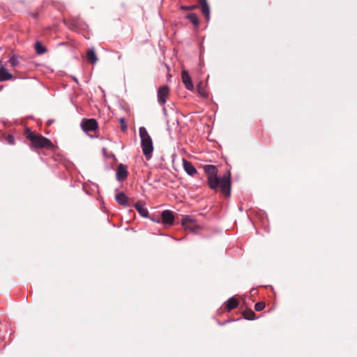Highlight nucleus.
<instances>
[{
	"label": "nucleus",
	"mask_w": 357,
	"mask_h": 357,
	"mask_svg": "<svg viewBox=\"0 0 357 357\" xmlns=\"http://www.w3.org/2000/svg\"><path fill=\"white\" fill-rule=\"evenodd\" d=\"M119 59H121V55L119 56Z\"/></svg>",
	"instance_id": "obj_27"
},
{
	"label": "nucleus",
	"mask_w": 357,
	"mask_h": 357,
	"mask_svg": "<svg viewBox=\"0 0 357 357\" xmlns=\"http://www.w3.org/2000/svg\"><path fill=\"white\" fill-rule=\"evenodd\" d=\"M121 204L123 205V206H129V202H119Z\"/></svg>",
	"instance_id": "obj_25"
},
{
	"label": "nucleus",
	"mask_w": 357,
	"mask_h": 357,
	"mask_svg": "<svg viewBox=\"0 0 357 357\" xmlns=\"http://www.w3.org/2000/svg\"><path fill=\"white\" fill-rule=\"evenodd\" d=\"M35 50L38 54H43L47 52V49L40 41H37L35 43Z\"/></svg>",
	"instance_id": "obj_18"
},
{
	"label": "nucleus",
	"mask_w": 357,
	"mask_h": 357,
	"mask_svg": "<svg viewBox=\"0 0 357 357\" xmlns=\"http://www.w3.org/2000/svg\"><path fill=\"white\" fill-rule=\"evenodd\" d=\"M128 176V167L123 164H119L116 169V178L119 182H122L127 178Z\"/></svg>",
	"instance_id": "obj_6"
},
{
	"label": "nucleus",
	"mask_w": 357,
	"mask_h": 357,
	"mask_svg": "<svg viewBox=\"0 0 357 357\" xmlns=\"http://www.w3.org/2000/svg\"><path fill=\"white\" fill-rule=\"evenodd\" d=\"M141 139V146L143 153L147 160L152 157L153 146L151 137L144 127H141L139 130Z\"/></svg>",
	"instance_id": "obj_2"
},
{
	"label": "nucleus",
	"mask_w": 357,
	"mask_h": 357,
	"mask_svg": "<svg viewBox=\"0 0 357 357\" xmlns=\"http://www.w3.org/2000/svg\"><path fill=\"white\" fill-rule=\"evenodd\" d=\"M73 80H75V82H77V79L76 78H73Z\"/></svg>",
	"instance_id": "obj_28"
},
{
	"label": "nucleus",
	"mask_w": 357,
	"mask_h": 357,
	"mask_svg": "<svg viewBox=\"0 0 357 357\" xmlns=\"http://www.w3.org/2000/svg\"><path fill=\"white\" fill-rule=\"evenodd\" d=\"M86 59L91 63H96L97 62L98 59L95 53V51L93 48L89 50L86 52Z\"/></svg>",
	"instance_id": "obj_15"
},
{
	"label": "nucleus",
	"mask_w": 357,
	"mask_h": 357,
	"mask_svg": "<svg viewBox=\"0 0 357 357\" xmlns=\"http://www.w3.org/2000/svg\"><path fill=\"white\" fill-rule=\"evenodd\" d=\"M182 227L192 233H196L202 229L196 220L189 215L183 216L181 222Z\"/></svg>",
	"instance_id": "obj_4"
},
{
	"label": "nucleus",
	"mask_w": 357,
	"mask_h": 357,
	"mask_svg": "<svg viewBox=\"0 0 357 357\" xmlns=\"http://www.w3.org/2000/svg\"><path fill=\"white\" fill-rule=\"evenodd\" d=\"M183 166L185 172L189 176H194L197 173V171L193 166L192 163L185 159L183 160Z\"/></svg>",
	"instance_id": "obj_10"
},
{
	"label": "nucleus",
	"mask_w": 357,
	"mask_h": 357,
	"mask_svg": "<svg viewBox=\"0 0 357 357\" xmlns=\"http://www.w3.org/2000/svg\"><path fill=\"white\" fill-rule=\"evenodd\" d=\"M8 63L10 66L14 68H16L19 66V61L15 54L10 58Z\"/></svg>",
	"instance_id": "obj_19"
},
{
	"label": "nucleus",
	"mask_w": 357,
	"mask_h": 357,
	"mask_svg": "<svg viewBox=\"0 0 357 357\" xmlns=\"http://www.w3.org/2000/svg\"><path fill=\"white\" fill-rule=\"evenodd\" d=\"M103 153H105L106 149L105 148L102 149Z\"/></svg>",
	"instance_id": "obj_26"
},
{
	"label": "nucleus",
	"mask_w": 357,
	"mask_h": 357,
	"mask_svg": "<svg viewBox=\"0 0 357 357\" xmlns=\"http://www.w3.org/2000/svg\"><path fill=\"white\" fill-rule=\"evenodd\" d=\"M198 6L197 5H192V6H182L181 9L184 10H194L195 8H197Z\"/></svg>",
	"instance_id": "obj_23"
},
{
	"label": "nucleus",
	"mask_w": 357,
	"mask_h": 357,
	"mask_svg": "<svg viewBox=\"0 0 357 357\" xmlns=\"http://www.w3.org/2000/svg\"><path fill=\"white\" fill-rule=\"evenodd\" d=\"M181 78L185 88L189 91H193L194 84L192 82L190 75L185 70H182Z\"/></svg>",
	"instance_id": "obj_9"
},
{
	"label": "nucleus",
	"mask_w": 357,
	"mask_h": 357,
	"mask_svg": "<svg viewBox=\"0 0 357 357\" xmlns=\"http://www.w3.org/2000/svg\"><path fill=\"white\" fill-rule=\"evenodd\" d=\"M134 206L142 216H148L149 212L147 209L144 208V202H135Z\"/></svg>",
	"instance_id": "obj_14"
},
{
	"label": "nucleus",
	"mask_w": 357,
	"mask_h": 357,
	"mask_svg": "<svg viewBox=\"0 0 357 357\" xmlns=\"http://www.w3.org/2000/svg\"><path fill=\"white\" fill-rule=\"evenodd\" d=\"M81 126L84 132L95 131L98 128V123L93 119H84L82 121Z\"/></svg>",
	"instance_id": "obj_7"
},
{
	"label": "nucleus",
	"mask_w": 357,
	"mask_h": 357,
	"mask_svg": "<svg viewBox=\"0 0 357 357\" xmlns=\"http://www.w3.org/2000/svg\"><path fill=\"white\" fill-rule=\"evenodd\" d=\"M161 222L164 225H172L174 222V215L169 210L163 211L161 213Z\"/></svg>",
	"instance_id": "obj_8"
},
{
	"label": "nucleus",
	"mask_w": 357,
	"mask_h": 357,
	"mask_svg": "<svg viewBox=\"0 0 357 357\" xmlns=\"http://www.w3.org/2000/svg\"><path fill=\"white\" fill-rule=\"evenodd\" d=\"M199 7L206 20H210V8L206 0H199Z\"/></svg>",
	"instance_id": "obj_11"
},
{
	"label": "nucleus",
	"mask_w": 357,
	"mask_h": 357,
	"mask_svg": "<svg viewBox=\"0 0 357 357\" xmlns=\"http://www.w3.org/2000/svg\"><path fill=\"white\" fill-rule=\"evenodd\" d=\"M169 95V89L167 85H163L158 88L157 97L158 101L160 105H164L167 102V99Z\"/></svg>",
	"instance_id": "obj_5"
},
{
	"label": "nucleus",
	"mask_w": 357,
	"mask_h": 357,
	"mask_svg": "<svg viewBox=\"0 0 357 357\" xmlns=\"http://www.w3.org/2000/svg\"><path fill=\"white\" fill-rule=\"evenodd\" d=\"M26 138L31 142L32 145L35 148L50 149L52 146V143L49 139L40 135H36L33 133L29 128L26 130Z\"/></svg>",
	"instance_id": "obj_3"
},
{
	"label": "nucleus",
	"mask_w": 357,
	"mask_h": 357,
	"mask_svg": "<svg viewBox=\"0 0 357 357\" xmlns=\"http://www.w3.org/2000/svg\"><path fill=\"white\" fill-rule=\"evenodd\" d=\"M238 305V301L234 297H231L225 303V308L227 312H230L233 309L237 307Z\"/></svg>",
	"instance_id": "obj_12"
},
{
	"label": "nucleus",
	"mask_w": 357,
	"mask_h": 357,
	"mask_svg": "<svg viewBox=\"0 0 357 357\" xmlns=\"http://www.w3.org/2000/svg\"><path fill=\"white\" fill-rule=\"evenodd\" d=\"M186 17L195 25V26H198L199 24V20L198 16L195 13H189L186 15Z\"/></svg>",
	"instance_id": "obj_17"
},
{
	"label": "nucleus",
	"mask_w": 357,
	"mask_h": 357,
	"mask_svg": "<svg viewBox=\"0 0 357 357\" xmlns=\"http://www.w3.org/2000/svg\"><path fill=\"white\" fill-rule=\"evenodd\" d=\"M13 79V75L10 73L5 68H0V82H4Z\"/></svg>",
	"instance_id": "obj_13"
},
{
	"label": "nucleus",
	"mask_w": 357,
	"mask_h": 357,
	"mask_svg": "<svg viewBox=\"0 0 357 357\" xmlns=\"http://www.w3.org/2000/svg\"><path fill=\"white\" fill-rule=\"evenodd\" d=\"M6 141L10 144H14L15 143V138L13 135H8L6 138Z\"/></svg>",
	"instance_id": "obj_24"
},
{
	"label": "nucleus",
	"mask_w": 357,
	"mask_h": 357,
	"mask_svg": "<svg viewBox=\"0 0 357 357\" xmlns=\"http://www.w3.org/2000/svg\"><path fill=\"white\" fill-rule=\"evenodd\" d=\"M204 170L208 176V183L211 189L220 190L221 193L226 197H229L231 193V173L229 171L225 172L222 177L218 178V169L216 166L206 165L204 166Z\"/></svg>",
	"instance_id": "obj_1"
},
{
	"label": "nucleus",
	"mask_w": 357,
	"mask_h": 357,
	"mask_svg": "<svg viewBox=\"0 0 357 357\" xmlns=\"http://www.w3.org/2000/svg\"><path fill=\"white\" fill-rule=\"evenodd\" d=\"M265 303L264 302H258L255 305V310L257 312L261 311L265 308Z\"/></svg>",
	"instance_id": "obj_22"
},
{
	"label": "nucleus",
	"mask_w": 357,
	"mask_h": 357,
	"mask_svg": "<svg viewBox=\"0 0 357 357\" xmlns=\"http://www.w3.org/2000/svg\"><path fill=\"white\" fill-rule=\"evenodd\" d=\"M197 92L203 97H207L208 96V93L206 91V89H204V87L203 86V84L202 82H199L197 86Z\"/></svg>",
	"instance_id": "obj_20"
},
{
	"label": "nucleus",
	"mask_w": 357,
	"mask_h": 357,
	"mask_svg": "<svg viewBox=\"0 0 357 357\" xmlns=\"http://www.w3.org/2000/svg\"><path fill=\"white\" fill-rule=\"evenodd\" d=\"M243 315L248 320H254L256 318L255 313L251 309H246L243 312Z\"/></svg>",
	"instance_id": "obj_16"
},
{
	"label": "nucleus",
	"mask_w": 357,
	"mask_h": 357,
	"mask_svg": "<svg viewBox=\"0 0 357 357\" xmlns=\"http://www.w3.org/2000/svg\"><path fill=\"white\" fill-rule=\"evenodd\" d=\"M116 201H129L128 197L123 192H120L116 195Z\"/></svg>",
	"instance_id": "obj_21"
}]
</instances>
